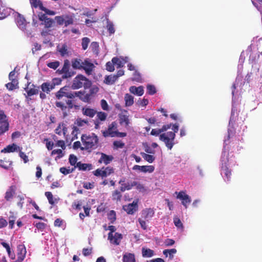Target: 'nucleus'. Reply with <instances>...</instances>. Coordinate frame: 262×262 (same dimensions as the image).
<instances>
[{"label": "nucleus", "mask_w": 262, "mask_h": 262, "mask_svg": "<svg viewBox=\"0 0 262 262\" xmlns=\"http://www.w3.org/2000/svg\"><path fill=\"white\" fill-rule=\"evenodd\" d=\"M2 245L6 249L7 251L8 252V254L9 255V256L12 259L15 258V255L14 253H12L11 251L10 247L7 243L5 242H2L1 243Z\"/></svg>", "instance_id": "38"}, {"label": "nucleus", "mask_w": 262, "mask_h": 262, "mask_svg": "<svg viewBox=\"0 0 262 262\" xmlns=\"http://www.w3.org/2000/svg\"><path fill=\"white\" fill-rule=\"evenodd\" d=\"M82 67L81 69H83L88 74H91L94 68V64L92 63L89 62L87 60L82 62Z\"/></svg>", "instance_id": "23"}, {"label": "nucleus", "mask_w": 262, "mask_h": 262, "mask_svg": "<svg viewBox=\"0 0 262 262\" xmlns=\"http://www.w3.org/2000/svg\"><path fill=\"white\" fill-rule=\"evenodd\" d=\"M155 211L151 208H145L141 212V216L145 220L148 221L154 215Z\"/></svg>", "instance_id": "17"}, {"label": "nucleus", "mask_w": 262, "mask_h": 262, "mask_svg": "<svg viewBox=\"0 0 262 262\" xmlns=\"http://www.w3.org/2000/svg\"><path fill=\"white\" fill-rule=\"evenodd\" d=\"M122 238V234L118 232H116L114 235L112 233H109L108 234V239L110 241L111 243L116 245H119L120 241Z\"/></svg>", "instance_id": "16"}, {"label": "nucleus", "mask_w": 262, "mask_h": 262, "mask_svg": "<svg viewBox=\"0 0 262 262\" xmlns=\"http://www.w3.org/2000/svg\"><path fill=\"white\" fill-rule=\"evenodd\" d=\"M125 178H123L120 180L119 181V184L121 185V186L120 187V191L124 192L125 190H130L133 187L134 185H136L135 184L133 183V181L125 183Z\"/></svg>", "instance_id": "14"}, {"label": "nucleus", "mask_w": 262, "mask_h": 262, "mask_svg": "<svg viewBox=\"0 0 262 262\" xmlns=\"http://www.w3.org/2000/svg\"><path fill=\"white\" fill-rule=\"evenodd\" d=\"M91 86V81L84 76L78 74L74 78L71 88L73 90H77L83 87L86 90L90 88Z\"/></svg>", "instance_id": "4"}, {"label": "nucleus", "mask_w": 262, "mask_h": 262, "mask_svg": "<svg viewBox=\"0 0 262 262\" xmlns=\"http://www.w3.org/2000/svg\"><path fill=\"white\" fill-rule=\"evenodd\" d=\"M15 192V187L14 186H11L9 189L6 191L5 195V199L7 201H11Z\"/></svg>", "instance_id": "21"}, {"label": "nucleus", "mask_w": 262, "mask_h": 262, "mask_svg": "<svg viewBox=\"0 0 262 262\" xmlns=\"http://www.w3.org/2000/svg\"><path fill=\"white\" fill-rule=\"evenodd\" d=\"M128 58L127 57H120V58L118 57H114L112 59V61L114 63V64L117 66L118 68L123 67L124 64L128 62Z\"/></svg>", "instance_id": "18"}, {"label": "nucleus", "mask_w": 262, "mask_h": 262, "mask_svg": "<svg viewBox=\"0 0 262 262\" xmlns=\"http://www.w3.org/2000/svg\"><path fill=\"white\" fill-rule=\"evenodd\" d=\"M101 106L102 110L104 111H107L108 110L107 103L104 99H102L101 100Z\"/></svg>", "instance_id": "61"}, {"label": "nucleus", "mask_w": 262, "mask_h": 262, "mask_svg": "<svg viewBox=\"0 0 262 262\" xmlns=\"http://www.w3.org/2000/svg\"><path fill=\"white\" fill-rule=\"evenodd\" d=\"M6 86L9 91H12L14 89L18 88V79H13L10 82H8L6 84Z\"/></svg>", "instance_id": "27"}, {"label": "nucleus", "mask_w": 262, "mask_h": 262, "mask_svg": "<svg viewBox=\"0 0 262 262\" xmlns=\"http://www.w3.org/2000/svg\"><path fill=\"white\" fill-rule=\"evenodd\" d=\"M133 169L134 170H138L144 173H151L154 171L155 167L152 165L140 166L135 165L133 166Z\"/></svg>", "instance_id": "13"}, {"label": "nucleus", "mask_w": 262, "mask_h": 262, "mask_svg": "<svg viewBox=\"0 0 262 262\" xmlns=\"http://www.w3.org/2000/svg\"><path fill=\"white\" fill-rule=\"evenodd\" d=\"M221 173L224 174V177L226 179L227 181H230L231 171V170L229 169L225 159L222 160Z\"/></svg>", "instance_id": "10"}, {"label": "nucleus", "mask_w": 262, "mask_h": 262, "mask_svg": "<svg viewBox=\"0 0 262 262\" xmlns=\"http://www.w3.org/2000/svg\"><path fill=\"white\" fill-rule=\"evenodd\" d=\"M9 129V123L8 122H1L0 124V135L3 134Z\"/></svg>", "instance_id": "40"}, {"label": "nucleus", "mask_w": 262, "mask_h": 262, "mask_svg": "<svg viewBox=\"0 0 262 262\" xmlns=\"http://www.w3.org/2000/svg\"><path fill=\"white\" fill-rule=\"evenodd\" d=\"M19 157L23 159L24 163H26L29 161L28 156L23 151H20L19 153Z\"/></svg>", "instance_id": "64"}, {"label": "nucleus", "mask_w": 262, "mask_h": 262, "mask_svg": "<svg viewBox=\"0 0 262 262\" xmlns=\"http://www.w3.org/2000/svg\"><path fill=\"white\" fill-rule=\"evenodd\" d=\"M147 93L149 95H152L156 93V89L153 85H147Z\"/></svg>", "instance_id": "46"}, {"label": "nucleus", "mask_w": 262, "mask_h": 262, "mask_svg": "<svg viewBox=\"0 0 262 262\" xmlns=\"http://www.w3.org/2000/svg\"><path fill=\"white\" fill-rule=\"evenodd\" d=\"M138 221L141 227L143 230H146L147 229V225H146L145 221L142 220L141 218H139Z\"/></svg>", "instance_id": "62"}, {"label": "nucleus", "mask_w": 262, "mask_h": 262, "mask_svg": "<svg viewBox=\"0 0 262 262\" xmlns=\"http://www.w3.org/2000/svg\"><path fill=\"white\" fill-rule=\"evenodd\" d=\"M166 252H168L170 258L172 259L173 257V254L177 252V250L176 249H166L163 251V253Z\"/></svg>", "instance_id": "56"}, {"label": "nucleus", "mask_w": 262, "mask_h": 262, "mask_svg": "<svg viewBox=\"0 0 262 262\" xmlns=\"http://www.w3.org/2000/svg\"><path fill=\"white\" fill-rule=\"evenodd\" d=\"M141 155L145 160L150 163H152L155 160V157L152 155L147 154L144 152H141Z\"/></svg>", "instance_id": "39"}, {"label": "nucleus", "mask_w": 262, "mask_h": 262, "mask_svg": "<svg viewBox=\"0 0 262 262\" xmlns=\"http://www.w3.org/2000/svg\"><path fill=\"white\" fill-rule=\"evenodd\" d=\"M106 28L110 34H112L115 33V30L114 24L112 22L107 21Z\"/></svg>", "instance_id": "43"}, {"label": "nucleus", "mask_w": 262, "mask_h": 262, "mask_svg": "<svg viewBox=\"0 0 262 262\" xmlns=\"http://www.w3.org/2000/svg\"><path fill=\"white\" fill-rule=\"evenodd\" d=\"M82 113L84 115L89 116L90 117H93L97 113V111L93 108H84L83 107L82 110Z\"/></svg>", "instance_id": "28"}, {"label": "nucleus", "mask_w": 262, "mask_h": 262, "mask_svg": "<svg viewBox=\"0 0 262 262\" xmlns=\"http://www.w3.org/2000/svg\"><path fill=\"white\" fill-rule=\"evenodd\" d=\"M107 218L112 224H113L116 220V214L114 210H111L107 214Z\"/></svg>", "instance_id": "41"}, {"label": "nucleus", "mask_w": 262, "mask_h": 262, "mask_svg": "<svg viewBox=\"0 0 262 262\" xmlns=\"http://www.w3.org/2000/svg\"><path fill=\"white\" fill-rule=\"evenodd\" d=\"M30 82H28L27 86L25 88V90L27 93L28 96H32L34 95H36L38 93V89L36 88V86L33 84L31 85L32 88H30L29 89V85H30Z\"/></svg>", "instance_id": "22"}, {"label": "nucleus", "mask_w": 262, "mask_h": 262, "mask_svg": "<svg viewBox=\"0 0 262 262\" xmlns=\"http://www.w3.org/2000/svg\"><path fill=\"white\" fill-rule=\"evenodd\" d=\"M99 91L97 86L90 89L89 93L85 94V91H72L68 86L62 87L55 93L56 101L55 106L60 108L63 118L68 116L71 109L74 107V99L78 97L84 102H89L91 97Z\"/></svg>", "instance_id": "1"}, {"label": "nucleus", "mask_w": 262, "mask_h": 262, "mask_svg": "<svg viewBox=\"0 0 262 262\" xmlns=\"http://www.w3.org/2000/svg\"><path fill=\"white\" fill-rule=\"evenodd\" d=\"M139 202L138 199L135 200L133 203L123 206V209L128 214H133L138 210Z\"/></svg>", "instance_id": "9"}, {"label": "nucleus", "mask_w": 262, "mask_h": 262, "mask_svg": "<svg viewBox=\"0 0 262 262\" xmlns=\"http://www.w3.org/2000/svg\"><path fill=\"white\" fill-rule=\"evenodd\" d=\"M162 131L161 128L152 129L150 132V134L152 136H158L162 134Z\"/></svg>", "instance_id": "57"}, {"label": "nucleus", "mask_w": 262, "mask_h": 262, "mask_svg": "<svg viewBox=\"0 0 262 262\" xmlns=\"http://www.w3.org/2000/svg\"><path fill=\"white\" fill-rule=\"evenodd\" d=\"M142 256L145 257H151L154 254V252L152 250L150 249H145L143 248L142 249Z\"/></svg>", "instance_id": "33"}, {"label": "nucleus", "mask_w": 262, "mask_h": 262, "mask_svg": "<svg viewBox=\"0 0 262 262\" xmlns=\"http://www.w3.org/2000/svg\"><path fill=\"white\" fill-rule=\"evenodd\" d=\"M75 167L72 168V169H70V168L67 169L66 167H62L60 168L59 171L61 173L64 175H67L68 174H69L71 172H72L75 169Z\"/></svg>", "instance_id": "45"}, {"label": "nucleus", "mask_w": 262, "mask_h": 262, "mask_svg": "<svg viewBox=\"0 0 262 262\" xmlns=\"http://www.w3.org/2000/svg\"><path fill=\"white\" fill-rule=\"evenodd\" d=\"M18 148L17 146L15 144L8 145L6 148L2 150V152H12L16 151Z\"/></svg>", "instance_id": "34"}, {"label": "nucleus", "mask_w": 262, "mask_h": 262, "mask_svg": "<svg viewBox=\"0 0 262 262\" xmlns=\"http://www.w3.org/2000/svg\"><path fill=\"white\" fill-rule=\"evenodd\" d=\"M56 73L62 75L61 78L63 79L71 78L76 74V72L70 68V62L67 59L64 61L62 69L57 70Z\"/></svg>", "instance_id": "5"}, {"label": "nucleus", "mask_w": 262, "mask_h": 262, "mask_svg": "<svg viewBox=\"0 0 262 262\" xmlns=\"http://www.w3.org/2000/svg\"><path fill=\"white\" fill-rule=\"evenodd\" d=\"M60 65V62L58 61H55L53 62H49L47 66L51 69L56 70Z\"/></svg>", "instance_id": "47"}, {"label": "nucleus", "mask_w": 262, "mask_h": 262, "mask_svg": "<svg viewBox=\"0 0 262 262\" xmlns=\"http://www.w3.org/2000/svg\"><path fill=\"white\" fill-rule=\"evenodd\" d=\"M122 198V194L118 190H115L112 192V200L120 201Z\"/></svg>", "instance_id": "37"}, {"label": "nucleus", "mask_w": 262, "mask_h": 262, "mask_svg": "<svg viewBox=\"0 0 262 262\" xmlns=\"http://www.w3.org/2000/svg\"><path fill=\"white\" fill-rule=\"evenodd\" d=\"M53 24V20L52 18H48L45 20L43 23H42V25H44L45 27L47 28H50L52 26Z\"/></svg>", "instance_id": "49"}, {"label": "nucleus", "mask_w": 262, "mask_h": 262, "mask_svg": "<svg viewBox=\"0 0 262 262\" xmlns=\"http://www.w3.org/2000/svg\"><path fill=\"white\" fill-rule=\"evenodd\" d=\"M77 157L74 155H71L69 157V162L70 164L72 166L75 165L76 164H77Z\"/></svg>", "instance_id": "54"}, {"label": "nucleus", "mask_w": 262, "mask_h": 262, "mask_svg": "<svg viewBox=\"0 0 262 262\" xmlns=\"http://www.w3.org/2000/svg\"><path fill=\"white\" fill-rule=\"evenodd\" d=\"M114 172V168L110 166L106 167H103L101 169L98 168L93 171V174L95 176L101 177L102 178L106 177Z\"/></svg>", "instance_id": "7"}, {"label": "nucleus", "mask_w": 262, "mask_h": 262, "mask_svg": "<svg viewBox=\"0 0 262 262\" xmlns=\"http://www.w3.org/2000/svg\"><path fill=\"white\" fill-rule=\"evenodd\" d=\"M77 167L79 170H86V169L91 170L92 168V165L91 164L81 163L80 162L77 163L76 166L75 167Z\"/></svg>", "instance_id": "29"}, {"label": "nucleus", "mask_w": 262, "mask_h": 262, "mask_svg": "<svg viewBox=\"0 0 262 262\" xmlns=\"http://www.w3.org/2000/svg\"><path fill=\"white\" fill-rule=\"evenodd\" d=\"M45 195L47 198L49 203L51 205L54 204V202L52 193L50 191H47L45 192Z\"/></svg>", "instance_id": "51"}, {"label": "nucleus", "mask_w": 262, "mask_h": 262, "mask_svg": "<svg viewBox=\"0 0 262 262\" xmlns=\"http://www.w3.org/2000/svg\"><path fill=\"white\" fill-rule=\"evenodd\" d=\"M15 21L18 27L21 29H25L26 20L24 17L19 13H16L15 15Z\"/></svg>", "instance_id": "15"}, {"label": "nucleus", "mask_w": 262, "mask_h": 262, "mask_svg": "<svg viewBox=\"0 0 262 262\" xmlns=\"http://www.w3.org/2000/svg\"><path fill=\"white\" fill-rule=\"evenodd\" d=\"M117 80V76L115 75L106 76L104 80V83L107 85H112Z\"/></svg>", "instance_id": "26"}, {"label": "nucleus", "mask_w": 262, "mask_h": 262, "mask_svg": "<svg viewBox=\"0 0 262 262\" xmlns=\"http://www.w3.org/2000/svg\"><path fill=\"white\" fill-rule=\"evenodd\" d=\"M97 117L96 120H98L99 121H105L107 117V114L102 112H97Z\"/></svg>", "instance_id": "42"}, {"label": "nucleus", "mask_w": 262, "mask_h": 262, "mask_svg": "<svg viewBox=\"0 0 262 262\" xmlns=\"http://www.w3.org/2000/svg\"><path fill=\"white\" fill-rule=\"evenodd\" d=\"M123 262H135V255L134 254H125L123 256Z\"/></svg>", "instance_id": "32"}, {"label": "nucleus", "mask_w": 262, "mask_h": 262, "mask_svg": "<svg viewBox=\"0 0 262 262\" xmlns=\"http://www.w3.org/2000/svg\"><path fill=\"white\" fill-rule=\"evenodd\" d=\"M125 145V144L121 141H115L113 142L114 149H117L118 148H122Z\"/></svg>", "instance_id": "44"}, {"label": "nucleus", "mask_w": 262, "mask_h": 262, "mask_svg": "<svg viewBox=\"0 0 262 262\" xmlns=\"http://www.w3.org/2000/svg\"><path fill=\"white\" fill-rule=\"evenodd\" d=\"M16 67L15 68L13 71L10 72L9 74V79L10 81H12L13 79H17V76L16 75L15 70Z\"/></svg>", "instance_id": "59"}, {"label": "nucleus", "mask_w": 262, "mask_h": 262, "mask_svg": "<svg viewBox=\"0 0 262 262\" xmlns=\"http://www.w3.org/2000/svg\"><path fill=\"white\" fill-rule=\"evenodd\" d=\"M113 135V137H125L126 136V133L119 132L117 130H115L114 133H111Z\"/></svg>", "instance_id": "53"}, {"label": "nucleus", "mask_w": 262, "mask_h": 262, "mask_svg": "<svg viewBox=\"0 0 262 262\" xmlns=\"http://www.w3.org/2000/svg\"><path fill=\"white\" fill-rule=\"evenodd\" d=\"M41 90L43 92L47 94L49 93L53 89H54V84H51L50 82H43L40 86Z\"/></svg>", "instance_id": "25"}, {"label": "nucleus", "mask_w": 262, "mask_h": 262, "mask_svg": "<svg viewBox=\"0 0 262 262\" xmlns=\"http://www.w3.org/2000/svg\"><path fill=\"white\" fill-rule=\"evenodd\" d=\"M177 198L182 201V205L185 206L186 208L187 207V205L191 202L190 196L183 191H180L178 193Z\"/></svg>", "instance_id": "12"}, {"label": "nucleus", "mask_w": 262, "mask_h": 262, "mask_svg": "<svg viewBox=\"0 0 262 262\" xmlns=\"http://www.w3.org/2000/svg\"><path fill=\"white\" fill-rule=\"evenodd\" d=\"M30 4L32 7L37 8H39L41 10L42 9V7H43L42 2L40 0H29Z\"/></svg>", "instance_id": "35"}, {"label": "nucleus", "mask_w": 262, "mask_h": 262, "mask_svg": "<svg viewBox=\"0 0 262 262\" xmlns=\"http://www.w3.org/2000/svg\"><path fill=\"white\" fill-rule=\"evenodd\" d=\"M141 79V78L140 73L136 71L134 73V77L132 80L137 82H140Z\"/></svg>", "instance_id": "58"}, {"label": "nucleus", "mask_w": 262, "mask_h": 262, "mask_svg": "<svg viewBox=\"0 0 262 262\" xmlns=\"http://www.w3.org/2000/svg\"><path fill=\"white\" fill-rule=\"evenodd\" d=\"M75 124H76L77 126H74L72 127V134L75 136L80 133V130L78 127H86L89 125L88 120L82 119L80 118H78L76 119Z\"/></svg>", "instance_id": "8"}, {"label": "nucleus", "mask_w": 262, "mask_h": 262, "mask_svg": "<svg viewBox=\"0 0 262 262\" xmlns=\"http://www.w3.org/2000/svg\"><path fill=\"white\" fill-rule=\"evenodd\" d=\"M74 14L71 15L66 14L55 16V20L59 25H64L65 27H67L74 24Z\"/></svg>", "instance_id": "6"}, {"label": "nucleus", "mask_w": 262, "mask_h": 262, "mask_svg": "<svg viewBox=\"0 0 262 262\" xmlns=\"http://www.w3.org/2000/svg\"><path fill=\"white\" fill-rule=\"evenodd\" d=\"M106 208V205L103 203H101L100 205H99L97 208V212H103L105 211Z\"/></svg>", "instance_id": "63"}, {"label": "nucleus", "mask_w": 262, "mask_h": 262, "mask_svg": "<svg viewBox=\"0 0 262 262\" xmlns=\"http://www.w3.org/2000/svg\"><path fill=\"white\" fill-rule=\"evenodd\" d=\"M172 131L168 132L160 135L159 139L163 141L166 146L169 149H171L173 147L174 142V140L176 137V133L179 130V126L177 124L172 125Z\"/></svg>", "instance_id": "2"}, {"label": "nucleus", "mask_w": 262, "mask_h": 262, "mask_svg": "<svg viewBox=\"0 0 262 262\" xmlns=\"http://www.w3.org/2000/svg\"><path fill=\"white\" fill-rule=\"evenodd\" d=\"M129 90L131 93L138 96H141L144 94V88L143 86H139L138 87L132 86L129 88Z\"/></svg>", "instance_id": "20"}, {"label": "nucleus", "mask_w": 262, "mask_h": 262, "mask_svg": "<svg viewBox=\"0 0 262 262\" xmlns=\"http://www.w3.org/2000/svg\"><path fill=\"white\" fill-rule=\"evenodd\" d=\"M35 226L38 229L43 231L46 227V224L42 222H38L35 224Z\"/></svg>", "instance_id": "60"}, {"label": "nucleus", "mask_w": 262, "mask_h": 262, "mask_svg": "<svg viewBox=\"0 0 262 262\" xmlns=\"http://www.w3.org/2000/svg\"><path fill=\"white\" fill-rule=\"evenodd\" d=\"M114 63L112 61H108L106 63V70L108 72H113L115 70Z\"/></svg>", "instance_id": "50"}, {"label": "nucleus", "mask_w": 262, "mask_h": 262, "mask_svg": "<svg viewBox=\"0 0 262 262\" xmlns=\"http://www.w3.org/2000/svg\"><path fill=\"white\" fill-rule=\"evenodd\" d=\"M119 123L121 125H124L125 127L129 125L130 122L129 116L125 114H120L119 116Z\"/></svg>", "instance_id": "24"}, {"label": "nucleus", "mask_w": 262, "mask_h": 262, "mask_svg": "<svg viewBox=\"0 0 262 262\" xmlns=\"http://www.w3.org/2000/svg\"><path fill=\"white\" fill-rule=\"evenodd\" d=\"M101 157L98 160L100 164L104 163L105 165L110 164L113 160L114 157L111 155H107L103 152L100 153Z\"/></svg>", "instance_id": "19"}, {"label": "nucleus", "mask_w": 262, "mask_h": 262, "mask_svg": "<svg viewBox=\"0 0 262 262\" xmlns=\"http://www.w3.org/2000/svg\"><path fill=\"white\" fill-rule=\"evenodd\" d=\"M81 140L84 146V147H81V150L84 149L86 150L95 149L98 146L99 139L97 136L94 133L89 135L83 134L81 136Z\"/></svg>", "instance_id": "3"}, {"label": "nucleus", "mask_w": 262, "mask_h": 262, "mask_svg": "<svg viewBox=\"0 0 262 262\" xmlns=\"http://www.w3.org/2000/svg\"><path fill=\"white\" fill-rule=\"evenodd\" d=\"M124 100L126 106H130L134 104V97L129 94L125 95Z\"/></svg>", "instance_id": "31"}, {"label": "nucleus", "mask_w": 262, "mask_h": 262, "mask_svg": "<svg viewBox=\"0 0 262 262\" xmlns=\"http://www.w3.org/2000/svg\"><path fill=\"white\" fill-rule=\"evenodd\" d=\"M117 123L115 121L112 122L108 126V128L107 130L102 132L103 136L105 138L108 137H113V135L111 134V133H114L115 130H117Z\"/></svg>", "instance_id": "11"}, {"label": "nucleus", "mask_w": 262, "mask_h": 262, "mask_svg": "<svg viewBox=\"0 0 262 262\" xmlns=\"http://www.w3.org/2000/svg\"><path fill=\"white\" fill-rule=\"evenodd\" d=\"M173 222L177 227L181 228L183 227V224L179 217H174L173 219Z\"/></svg>", "instance_id": "52"}, {"label": "nucleus", "mask_w": 262, "mask_h": 262, "mask_svg": "<svg viewBox=\"0 0 262 262\" xmlns=\"http://www.w3.org/2000/svg\"><path fill=\"white\" fill-rule=\"evenodd\" d=\"M90 42V40L88 37H83L82 39L81 43L82 49H86Z\"/></svg>", "instance_id": "48"}, {"label": "nucleus", "mask_w": 262, "mask_h": 262, "mask_svg": "<svg viewBox=\"0 0 262 262\" xmlns=\"http://www.w3.org/2000/svg\"><path fill=\"white\" fill-rule=\"evenodd\" d=\"M11 164V161L6 158L4 160H0V166L4 169H8Z\"/></svg>", "instance_id": "30"}, {"label": "nucleus", "mask_w": 262, "mask_h": 262, "mask_svg": "<svg viewBox=\"0 0 262 262\" xmlns=\"http://www.w3.org/2000/svg\"><path fill=\"white\" fill-rule=\"evenodd\" d=\"M148 103V100L146 98H144L142 100H139L137 102V104L139 106H145Z\"/></svg>", "instance_id": "55"}, {"label": "nucleus", "mask_w": 262, "mask_h": 262, "mask_svg": "<svg viewBox=\"0 0 262 262\" xmlns=\"http://www.w3.org/2000/svg\"><path fill=\"white\" fill-rule=\"evenodd\" d=\"M72 66L75 69H80L82 63L80 59H74L72 60Z\"/></svg>", "instance_id": "36"}]
</instances>
